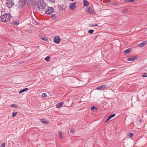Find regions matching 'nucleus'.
<instances>
[{
  "label": "nucleus",
  "mask_w": 147,
  "mask_h": 147,
  "mask_svg": "<svg viewBox=\"0 0 147 147\" xmlns=\"http://www.w3.org/2000/svg\"><path fill=\"white\" fill-rule=\"evenodd\" d=\"M11 16L9 13H5L1 16V19L2 22H8L10 20Z\"/></svg>",
  "instance_id": "f257e3e1"
},
{
  "label": "nucleus",
  "mask_w": 147,
  "mask_h": 147,
  "mask_svg": "<svg viewBox=\"0 0 147 147\" xmlns=\"http://www.w3.org/2000/svg\"><path fill=\"white\" fill-rule=\"evenodd\" d=\"M36 5L40 9H44L46 6V4L43 0H39L37 2Z\"/></svg>",
  "instance_id": "f03ea898"
},
{
  "label": "nucleus",
  "mask_w": 147,
  "mask_h": 147,
  "mask_svg": "<svg viewBox=\"0 0 147 147\" xmlns=\"http://www.w3.org/2000/svg\"><path fill=\"white\" fill-rule=\"evenodd\" d=\"M26 0H21L17 5L18 9H20L22 8L26 3Z\"/></svg>",
  "instance_id": "7ed1b4c3"
},
{
  "label": "nucleus",
  "mask_w": 147,
  "mask_h": 147,
  "mask_svg": "<svg viewBox=\"0 0 147 147\" xmlns=\"http://www.w3.org/2000/svg\"><path fill=\"white\" fill-rule=\"evenodd\" d=\"M6 5L9 8L13 6L14 5L13 0H7L6 1Z\"/></svg>",
  "instance_id": "20e7f679"
},
{
  "label": "nucleus",
  "mask_w": 147,
  "mask_h": 147,
  "mask_svg": "<svg viewBox=\"0 0 147 147\" xmlns=\"http://www.w3.org/2000/svg\"><path fill=\"white\" fill-rule=\"evenodd\" d=\"M54 9L52 7H48L46 9L45 13L47 14H50L52 13Z\"/></svg>",
  "instance_id": "39448f33"
},
{
  "label": "nucleus",
  "mask_w": 147,
  "mask_h": 147,
  "mask_svg": "<svg viewBox=\"0 0 147 147\" xmlns=\"http://www.w3.org/2000/svg\"><path fill=\"white\" fill-rule=\"evenodd\" d=\"M86 11L90 14H93L94 13L92 8L88 6L86 9Z\"/></svg>",
  "instance_id": "423d86ee"
},
{
  "label": "nucleus",
  "mask_w": 147,
  "mask_h": 147,
  "mask_svg": "<svg viewBox=\"0 0 147 147\" xmlns=\"http://www.w3.org/2000/svg\"><path fill=\"white\" fill-rule=\"evenodd\" d=\"M146 44L147 42L146 41H144L142 42L141 43L138 44L137 45V47L142 48L146 45Z\"/></svg>",
  "instance_id": "0eeeda50"
},
{
  "label": "nucleus",
  "mask_w": 147,
  "mask_h": 147,
  "mask_svg": "<svg viewBox=\"0 0 147 147\" xmlns=\"http://www.w3.org/2000/svg\"><path fill=\"white\" fill-rule=\"evenodd\" d=\"M76 6V2L72 3L69 5V8L71 9H73Z\"/></svg>",
  "instance_id": "6e6552de"
},
{
  "label": "nucleus",
  "mask_w": 147,
  "mask_h": 147,
  "mask_svg": "<svg viewBox=\"0 0 147 147\" xmlns=\"http://www.w3.org/2000/svg\"><path fill=\"white\" fill-rule=\"evenodd\" d=\"M107 86V85H103L97 87L96 89L98 90H101L106 88Z\"/></svg>",
  "instance_id": "1a4fd4ad"
},
{
  "label": "nucleus",
  "mask_w": 147,
  "mask_h": 147,
  "mask_svg": "<svg viewBox=\"0 0 147 147\" xmlns=\"http://www.w3.org/2000/svg\"><path fill=\"white\" fill-rule=\"evenodd\" d=\"M54 40L55 43H59L60 42V38L58 36H56L54 38Z\"/></svg>",
  "instance_id": "9d476101"
},
{
  "label": "nucleus",
  "mask_w": 147,
  "mask_h": 147,
  "mask_svg": "<svg viewBox=\"0 0 147 147\" xmlns=\"http://www.w3.org/2000/svg\"><path fill=\"white\" fill-rule=\"evenodd\" d=\"M137 58L136 56L131 57H129L127 59V60L128 61H133L136 60Z\"/></svg>",
  "instance_id": "9b49d317"
},
{
  "label": "nucleus",
  "mask_w": 147,
  "mask_h": 147,
  "mask_svg": "<svg viewBox=\"0 0 147 147\" xmlns=\"http://www.w3.org/2000/svg\"><path fill=\"white\" fill-rule=\"evenodd\" d=\"M63 6L64 5L63 4L58 5V8H59V10L61 11L64 9L65 8Z\"/></svg>",
  "instance_id": "f8f14e48"
},
{
  "label": "nucleus",
  "mask_w": 147,
  "mask_h": 147,
  "mask_svg": "<svg viewBox=\"0 0 147 147\" xmlns=\"http://www.w3.org/2000/svg\"><path fill=\"white\" fill-rule=\"evenodd\" d=\"M41 122L45 124H47L49 123V121L48 120H46L44 119H40Z\"/></svg>",
  "instance_id": "ddd939ff"
},
{
  "label": "nucleus",
  "mask_w": 147,
  "mask_h": 147,
  "mask_svg": "<svg viewBox=\"0 0 147 147\" xmlns=\"http://www.w3.org/2000/svg\"><path fill=\"white\" fill-rule=\"evenodd\" d=\"M63 102H61L57 104L56 105V107L58 108L60 107H61L62 106L63 104Z\"/></svg>",
  "instance_id": "4468645a"
},
{
  "label": "nucleus",
  "mask_w": 147,
  "mask_h": 147,
  "mask_svg": "<svg viewBox=\"0 0 147 147\" xmlns=\"http://www.w3.org/2000/svg\"><path fill=\"white\" fill-rule=\"evenodd\" d=\"M131 50L130 48H129L125 50L124 51V53L125 54H128L131 51Z\"/></svg>",
  "instance_id": "2eb2a0df"
},
{
  "label": "nucleus",
  "mask_w": 147,
  "mask_h": 147,
  "mask_svg": "<svg viewBox=\"0 0 147 147\" xmlns=\"http://www.w3.org/2000/svg\"><path fill=\"white\" fill-rule=\"evenodd\" d=\"M84 6H86L88 5L89 4V2L86 0H83Z\"/></svg>",
  "instance_id": "dca6fc26"
},
{
  "label": "nucleus",
  "mask_w": 147,
  "mask_h": 147,
  "mask_svg": "<svg viewBox=\"0 0 147 147\" xmlns=\"http://www.w3.org/2000/svg\"><path fill=\"white\" fill-rule=\"evenodd\" d=\"M28 90V89L27 88H25L24 89H22V90H20L19 92V94H20V93L26 91H27Z\"/></svg>",
  "instance_id": "f3484780"
},
{
  "label": "nucleus",
  "mask_w": 147,
  "mask_h": 147,
  "mask_svg": "<svg viewBox=\"0 0 147 147\" xmlns=\"http://www.w3.org/2000/svg\"><path fill=\"white\" fill-rule=\"evenodd\" d=\"M41 39L42 40H44L45 41L47 42V41H48V40L47 38L44 36H43L41 37Z\"/></svg>",
  "instance_id": "a211bd4d"
},
{
  "label": "nucleus",
  "mask_w": 147,
  "mask_h": 147,
  "mask_svg": "<svg viewBox=\"0 0 147 147\" xmlns=\"http://www.w3.org/2000/svg\"><path fill=\"white\" fill-rule=\"evenodd\" d=\"M115 116V114H111L108 117V118L110 119H111L112 117H114Z\"/></svg>",
  "instance_id": "6ab92c4d"
},
{
  "label": "nucleus",
  "mask_w": 147,
  "mask_h": 147,
  "mask_svg": "<svg viewBox=\"0 0 147 147\" xmlns=\"http://www.w3.org/2000/svg\"><path fill=\"white\" fill-rule=\"evenodd\" d=\"M50 59H51L50 57L48 56L47 57L45 58V60L46 61H50Z\"/></svg>",
  "instance_id": "aec40b11"
},
{
  "label": "nucleus",
  "mask_w": 147,
  "mask_h": 147,
  "mask_svg": "<svg viewBox=\"0 0 147 147\" xmlns=\"http://www.w3.org/2000/svg\"><path fill=\"white\" fill-rule=\"evenodd\" d=\"M17 113H18V112H13V113L12 114V117H15L16 116Z\"/></svg>",
  "instance_id": "412c9836"
},
{
  "label": "nucleus",
  "mask_w": 147,
  "mask_h": 147,
  "mask_svg": "<svg viewBox=\"0 0 147 147\" xmlns=\"http://www.w3.org/2000/svg\"><path fill=\"white\" fill-rule=\"evenodd\" d=\"M11 107L13 108H17L18 107L17 105L16 104H14L11 105Z\"/></svg>",
  "instance_id": "4be33fe9"
},
{
  "label": "nucleus",
  "mask_w": 147,
  "mask_h": 147,
  "mask_svg": "<svg viewBox=\"0 0 147 147\" xmlns=\"http://www.w3.org/2000/svg\"><path fill=\"white\" fill-rule=\"evenodd\" d=\"M134 136V134L132 133H130L128 135V136L129 137H132L133 136Z\"/></svg>",
  "instance_id": "5701e85b"
},
{
  "label": "nucleus",
  "mask_w": 147,
  "mask_h": 147,
  "mask_svg": "<svg viewBox=\"0 0 147 147\" xmlns=\"http://www.w3.org/2000/svg\"><path fill=\"white\" fill-rule=\"evenodd\" d=\"M42 96L43 97L45 98L47 96V95L45 93H43L42 94Z\"/></svg>",
  "instance_id": "b1692460"
},
{
  "label": "nucleus",
  "mask_w": 147,
  "mask_h": 147,
  "mask_svg": "<svg viewBox=\"0 0 147 147\" xmlns=\"http://www.w3.org/2000/svg\"><path fill=\"white\" fill-rule=\"evenodd\" d=\"M59 135L60 138H63V136H62V133L61 132H59Z\"/></svg>",
  "instance_id": "393cba45"
},
{
  "label": "nucleus",
  "mask_w": 147,
  "mask_h": 147,
  "mask_svg": "<svg viewBox=\"0 0 147 147\" xmlns=\"http://www.w3.org/2000/svg\"><path fill=\"white\" fill-rule=\"evenodd\" d=\"M94 32V30H90L88 31V32L89 34H92Z\"/></svg>",
  "instance_id": "a878e982"
},
{
  "label": "nucleus",
  "mask_w": 147,
  "mask_h": 147,
  "mask_svg": "<svg viewBox=\"0 0 147 147\" xmlns=\"http://www.w3.org/2000/svg\"><path fill=\"white\" fill-rule=\"evenodd\" d=\"M127 11V9H124L123 10H122V13H126Z\"/></svg>",
  "instance_id": "bb28decb"
},
{
  "label": "nucleus",
  "mask_w": 147,
  "mask_h": 147,
  "mask_svg": "<svg viewBox=\"0 0 147 147\" xmlns=\"http://www.w3.org/2000/svg\"><path fill=\"white\" fill-rule=\"evenodd\" d=\"M5 142L3 143L0 146V147H5Z\"/></svg>",
  "instance_id": "cd10ccee"
},
{
  "label": "nucleus",
  "mask_w": 147,
  "mask_h": 147,
  "mask_svg": "<svg viewBox=\"0 0 147 147\" xmlns=\"http://www.w3.org/2000/svg\"><path fill=\"white\" fill-rule=\"evenodd\" d=\"M13 24L16 25H18L19 24V22L17 20L16 22L13 23Z\"/></svg>",
  "instance_id": "c85d7f7f"
},
{
  "label": "nucleus",
  "mask_w": 147,
  "mask_h": 147,
  "mask_svg": "<svg viewBox=\"0 0 147 147\" xmlns=\"http://www.w3.org/2000/svg\"><path fill=\"white\" fill-rule=\"evenodd\" d=\"M94 109H96L97 110L98 109L95 107L94 106H93L91 108V110H93Z\"/></svg>",
  "instance_id": "c756f323"
},
{
  "label": "nucleus",
  "mask_w": 147,
  "mask_h": 147,
  "mask_svg": "<svg viewBox=\"0 0 147 147\" xmlns=\"http://www.w3.org/2000/svg\"><path fill=\"white\" fill-rule=\"evenodd\" d=\"M142 77H147V75H146V73H144L142 75Z\"/></svg>",
  "instance_id": "7c9ffc66"
},
{
  "label": "nucleus",
  "mask_w": 147,
  "mask_h": 147,
  "mask_svg": "<svg viewBox=\"0 0 147 147\" xmlns=\"http://www.w3.org/2000/svg\"><path fill=\"white\" fill-rule=\"evenodd\" d=\"M134 0H126V2H134Z\"/></svg>",
  "instance_id": "2f4dec72"
},
{
  "label": "nucleus",
  "mask_w": 147,
  "mask_h": 147,
  "mask_svg": "<svg viewBox=\"0 0 147 147\" xmlns=\"http://www.w3.org/2000/svg\"><path fill=\"white\" fill-rule=\"evenodd\" d=\"M110 119L108 117L105 121V122L107 123V122Z\"/></svg>",
  "instance_id": "473e14b6"
},
{
  "label": "nucleus",
  "mask_w": 147,
  "mask_h": 147,
  "mask_svg": "<svg viewBox=\"0 0 147 147\" xmlns=\"http://www.w3.org/2000/svg\"><path fill=\"white\" fill-rule=\"evenodd\" d=\"M98 24H92V26H98Z\"/></svg>",
  "instance_id": "72a5a7b5"
},
{
  "label": "nucleus",
  "mask_w": 147,
  "mask_h": 147,
  "mask_svg": "<svg viewBox=\"0 0 147 147\" xmlns=\"http://www.w3.org/2000/svg\"><path fill=\"white\" fill-rule=\"evenodd\" d=\"M70 132L71 133H73L74 132V130L73 129H71L70 130Z\"/></svg>",
  "instance_id": "f704fd0d"
},
{
  "label": "nucleus",
  "mask_w": 147,
  "mask_h": 147,
  "mask_svg": "<svg viewBox=\"0 0 147 147\" xmlns=\"http://www.w3.org/2000/svg\"><path fill=\"white\" fill-rule=\"evenodd\" d=\"M139 121L140 122H141L142 121V119H140L139 120Z\"/></svg>",
  "instance_id": "c9c22d12"
},
{
  "label": "nucleus",
  "mask_w": 147,
  "mask_h": 147,
  "mask_svg": "<svg viewBox=\"0 0 147 147\" xmlns=\"http://www.w3.org/2000/svg\"><path fill=\"white\" fill-rule=\"evenodd\" d=\"M30 7V8H32V7Z\"/></svg>",
  "instance_id": "e433bc0d"
}]
</instances>
